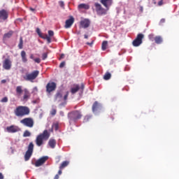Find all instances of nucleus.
<instances>
[{
    "instance_id": "nucleus-44",
    "label": "nucleus",
    "mask_w": 179,
    "mask_h": 179,
    "mask_svg": "<svg viewBox=\"0 0 179 179\" xmlns=\"http://www.w3.org/2000/svg\"><path fill=\"white\" fill-rule=\"evenodd\" d=\"M59 5L62 8H64V3L63 1H59Z\"/></svg>"
},
{
    "instance_id": "nucleus-57",
    "label": "nucleus",
    "mask_w": 179,
    "mask_h": 179,
    "mask_svg": "<svg viewBox=\"0 0 179 179\" xmlns=\"http://www.w3.org/2000/svg\"><path fill=\"white\" fill-rule=\"evenodd\" d=\"M0 113H1V109H0Z\"/></svg>"
},
{
    "instance_id": "nucleus-22",
    "label": "nucleus",
    "mask_w": 179,
    "mask_h": 179,
    "mask_svg": "<svg viewBox=\"0 0 179 179\" xmlns=\"http://www.w3.org/2000/svg\"><path fill=\"white\" fill-rule=\"evenodd\" d=\"M48 145L51 148L54 149L56 145L55 139H53V138L50 139V141L48 142Z\"/></svg>"
},
{
    "instance_id": "nucleus-41",
    "label": "nucleus",
    "mask_w": 179,
    "mask_h": 179,
    "mask_svg": "<svg viewBox=\"0 0 179 179\" xmlns=\"http://www.w3.org/2000/svg\"><path fill=\"white\" fill-rule=\"evenodd\" d=\"M34 62L37 64H40L41 59H40V58H36V59H34Z\"/></svg>"
},
{
    "instance_id": "nucleus-10",
    "label": "nucleus",
    "mask_w": 179,
    "mask_h": 179,
    "mask_svg": "<svg viewBox=\"0 0 179 179\" xmlns=\"http://www.w3.org/2000/svg\"><path fill=\"white\" fill-rule=\"evenodd\" d=\"M57 88V84L55 82H50L46 85V91L48 93L54 92Z\"/></svg>"
},
{
    "instance_id": "nucleus-19",
    "label": "nucleus",
    "mask_w": 179,
    "mask_h": 179,
    "mask_svg": "<svg viewBox=\"0 0 179 179\" xmlns=\"http://www.w3.org/2000/svg\"><path fill=\"white\" fill-rule=\"evenodd\" d=\"M101 107V104L97 101H94V103L92 105V111L93 113L96 112Z\"/></svg>"
},
{
    "instance_id": "nucleus-16",
    "label": "nucleus",
    "mask_w": 179,
    "mask_h": 179,
    "mask_svg": "<svg viewBox=\"0 0 179 179\" xmlns=\"http://www.w3.org/2000/svg\"><path fill=\"white\" fill-rule=\"evenodd\" d=\"M90 22L87 19H85L80 21V28L87 29L90 27Z\"/></svg>"
},
{
    "instance_id": "nucleus-20",
    "label": "nucleus",
    "mask_w": 179,
    "mask_h": 179,
    "mask_svg": "<svg viewBox=\"0 0 179 179\" xmlns=\"http://www.w3.org/2000/svg\"><path fill=\"white\" fill-rule=\"evenodd\" d=\"M62 101V94L60 92L55 95V101L61 102Z\"/></svg>"
},
{
    "instance_id": "nucleus-33",
    "label": "nucleus",
    "mask_w": 179,
    "mask_h": 179,
    "mask_svg": "<svg viewBox=\"0 0 179 179\" xmlns=\"http://www.w3.org/2000/svg\"><path fill=\"white\" fill-rule=\"evenodd\" d=\"M47 57H48V53L47 52L43 53V55H42V59L43 60H45L47 59Z\"/></svg>"
},
{
    "instance_id": "nucleus-42",
    "label": "nucleus",
    "mask_w": 179,
    "mask_h": 179,
    "mask_svg": "<svg viewBox=\"0 0 179 179\" xmlns=\"http://www.w3.org/2000/svg\"><path fill=\"white\" fill-rule=\"evenodd\" d=\"M68 96H69V92H66V94L64 95V100L66 101L68 99Z\"/></svg>"
},
{
    "instance_id": "nucleus-47",
    "label": "nucleus",
    "mask_w": 179,
    "mask_h": 179,
    "mask_svg": "<svg viewBox=\"0 0 179 179\" xmlns=\"http://www.w3.org/2000/svg\"><path fill=\"white\" fill-rule=\"evenodd\" d=\"M6 83V80L3 79L1 80V84H5Z\"/></svg>"
},
{
    "instance_id": "nucleus-34",
    "label": "nucleus",
    "mask_w": 179,
    "mask_h": 179,
    "mask_svg": "<svg viewBox=\"0 0 179 179\" xmlns=\"http://www.w3.org/2000/svg\"><path fill=\"white\" fill-rule=\"evenodd\" d=\"M48 37H52L54 36V32L52 30L48 31Z\"/></svg>"
},
{
    "instance_id": "nucleus-27",
    "label": "nucleus",
    "mask_w": 179,
    "mask_h": 179,
    "mask_svg": "<svg viewBox=\"0 0 179 179\" xmlns=\"http://www.w3.org/2000/svg\"><path fill=\"white\" fill-rule=\"evenodd\" d=\"M107 48H108V41H103L102 42V45H101V49H102V50H103V51L106 50Z\"/></svg>"
},
{
    "instance_id": "nucleus-39",
    "label": "nucleus",
    "mask_w": 179,
    "mask_h": 179,
    "mask_svg": "<svg viewBox=\"0 0 179 179\" xmlns=\"http://www.w3.org/2000/svg\"><path fill=\"white\" fill-rule=\"evenodd\" d=\"M149 38L151 41H153V40L155 39L154 38V34H150L149 35Z\"/></svg>"
},
{
    "instance_id": "nucleus-15",
    "label": "nucleus",
    "mask_w": 179,
    "mask_h": 179,
    "mask_svg": "<svg viewBox=\"0 0 179 179\" xmlns=\"http://www.w3.org/2000/svg\"><path fill=\"white\" fill-rule=\"evenodd\" d=\"M101 3L107 9V10H108L109 7H110L113 4V0H101Z\"/></svg>"
},
{
    "instance_id": "nucleus-13",
    "label": "nucleus",
    "mask_w": 179,
    "mask_h": 179,
    "mask_svg": "<svg viewBox=\"0 0 179 179\" xmlns=\"http://www.w3.org/2000/svg\"><path fill=\"white\" fill-rule=\"evenodd\" d=\"M6 131L8 133H16L20 131V128L15 125H10L6 127Z\"/></svg>"
},
{
    "instance_id": "nucleus-43",
    "label": "nucleus",
    "mask_w": 179,
    "mask_h": 179,
    "mask_svg": "<svg viewBox=\"0 0 179 179\" xmlns=\"http://www.w3.org/2000/svg\"><path fill=\"white\" fill-rule=\"evenodd\" d=\"M29 10L31 11L32 13H34L36 12V9L35 8H33L31 7L29 8Z\"/></svg>"
},
{
    "instance_id": "nucleus-24",
    "label": "nucleus",
    "mask_w": 179,
    "mask_h": 179,
    "mask_svg": "<svg viewBox=\"0 0 179 179\" xmlns=\"http://www.w3.org/2000/svg\"><path fill=\"white\" fill-rule=\"evenodd\" d=\"M155 41L157 45H160L163 43L162 37L160 36H157L155 37Z\"/></svg>"
},
{
    "instance_id": "nucleus-45",
    "label": "nucleus",
    "mask_w": 179,
    "mask_h": 179,
    "mask_svg": "<svg viewBox=\"0 0 179 179\" xmlns=\"http://www.w3.org/2000/svg\"><path fill=\"white\" fill-rule=\"evenodd\" d=\"M158 5L159 6H162L163 5V0H161L160 1H159Z\"/></svg>"
},
{
    "instance_id": "nucleus-51",
    "label": "nucleus",
    "mask_w": 179,
    "mask_h": 179,
    "mask_svg": "<svg viewBox=\"0 0 179 179\" xmlns=\"http://www.w3.org/2000/svg\"><path fill=\"white\" fill-rule=\"evenodd\" d=\"M140 11H141V13L143 12V6H141V8H140Z\"/></svg>"
},
{
    "instance_id": "nucleus-54",
    "label": "nucleus",
    "mask_w": 179,
    "mask_h": 179,
    "mask_svg": "<svg viewBox=\"0 0 179 179\" xmlns=\"http://www.w3.org/2000/svg\"><path fill=\"white\" fill-rule=\"evenodd\" d=\"M62 173V169H60V170L59 171V172H58V174H59V175H61Z\"/></svg>"
},
{
    "instance_id": "nucleus-26",
    "label": "nucleus",
    "mask_w": 179,
    "mask_h": 179,
    "mask_svg": "<svg viewBox=\"0 0 179 179\" xmlns=\"http://www.w3.org/2000/svg\"><path fill=\"white\" fill-rule=\"evenodd\" d=\"M69 164V161H64L60 166H59V169L62 170L63 169H64L65 167H66Z\"/></svg>"
},
{
    "instance_id": "nucleus-37",
    "label": "nucleus",
    "mask_w": 179,
    "mask_h": 179,
    "mask_svg": "<svg viewBox=\"0 0 179 179\" xmlns=\"http://www.w3.org/2000/svg\"><path fill=\"white\" fill-rule=\"evenodd\" d=\"M56 113H57V110L56 109H52V111H51V115L52 116H54V115H56Z\"/></svg>"
},
{
    "instance_id": "nucleus-31",
    "label": "nucleus",
    "mask_w": 179,
    "mask_h": 179,
    "mask_svg": "<svg viewBox=\"0 0 179 179\" xmlns=\"http://www.w3.org/2000/svg\"><path fill=\"white\" fill-rule=\"evenodd\" d=\"M52 129H55V131H57L59 129V124L58 123H54L52 126Z\"/></svg>"
},
{
    "instance_id": "nucleus-1",
    "label": "nucleus",
    "mask_w": 179,
    "mask_h": 179,
    "mask_svg": "<svg viewBox=\"0 0 179 179\" xmlns=\"http://www.w3.org/2000/svg\"><path fill=\"white\" fill-rule=\"evenodd\" d=\"M50 133L47 129H45L43 133L39 134L36 138L35 143L38 147H41L43 145L44 142L49 139Z\"/></svg>"
},
{
    "instance_id": "nucleus-38",
    "label": "nucleus",
    "mask_w": 179,
    "mask_h": 179,
    "mask_svg": "<svg viewBox=\"0 0 179 179\" xmlns=\"http://www.w3.org/2000/svg\"><path fill=\"white\" fill-rule=\"evenodd\" d=\"M36 33L38 34L39 37H41L42 36V34L38 28H37V29H36Z\"/></svg>"
},
{
    "instance_id": "nucleus-25",
    "label": "nucleus",
    "mask_w": 179,
    "mask_h": 179,
    "mask_svg": "<svg viewBox=\"0 0 179 179\" xmlns=\"http://www.w3.org/2000/svg\"><path fill=\"white\" fill-rule=\"evenodd\" d=\"M79 90H80V86L78 85H76L75 87L71 88V92L72 94H74L76 92H78Z\"/></svg>"
},
{
    "instance_id": "nucleus-4",
    "label": "nucleus",
    "mask_w": 179,
    "mask_h": 179,
    "mask_svg": "<svg viewBox=\"0 0 179 179\" xmlns=\"http://www.w3.org/2000/svg\"><path fill=\"white\" fill-rule=\"evenodd\" d=\"M83 117V115L80 110H76L71 111L68 114V117L69 119V122H76L77 120H79Z\"/></svg>"
},
{
    "instance_id": "nucleus-12",
    "label": "nucleus",
    "mask_w": 179,
    "mask_h": 179,
    "mask_svg": "<svg viewBox=\"0 0 179 179\" xmlns=\"http://www.w3.org/2000/svg\"><path fill=\"white\" fill-rule=\"evenodd\" d=\"M48 159V156H44L38 159L37 161L35 162V166L36 167H39L42 166L47 160Z\"/></svg>"
},
{
    "instance_id": "nucleus-49",
    "label": "nucleus",
    "mask_w": 179,
    "mask_h": 179,
    "mask_svg": "<svg viewBox=\"0 0 179 179\" xmlns=\"http://www.w3.org/2000/svg\"><path fill=\"white\" fill-rule=\"evenodd\" d=\"M64 54H62V55H60V59H64Z\"/></svg>"
},
{
    "instance_id": "nucleus-18",
    "label": "nucleus",
    "mask_w": 179,
    "mask_h": 179,
    "mask_svg": "<svg viewBox=\"0 0 179 179\" xmlns=\"http://www.w3.org/2000/svg\"><path fill=\"white\" fill-rule=\"evenodd\" d=\"M13 34H14V31L12 30H10L8 32L4 34L3 37V41H6L10 38L13 36Z\"/></svg>"
},
{
    "instance_id": "nucleus-17",
    "label": "nucleus",
    "mask_w": 179,
    "mask_h": 179,
    "mask_svg": "<svg viewBox=\"0 0 179 179\" xmlns=\"http://www.w3.org/2000/svg\"><path fill=\"white\" fill-rule=\"evenodd\" d=\"M73 22H74V18L73 17H71V18L66 20L65 28L69 29L73 25Z\"/></svg>"
},
{
    "instance_id": "nucleus-40",
    "label": "nucleus",
    "mask_w": 179,
    "mask_h": 179,
    "mask_svg": "<svg viewBox=\"0 0 179 179\" xmlns=\"http://www.w3.org/2000/svg\"><path fill=\"white\" fill-rule=\"evenodd\" d=\"M45 40H47V42H48V44L51 43V38L50 36L46 37Z\"/></svg>"
},
{
    "instance_id": "nucleus-53",
    "label": "nucleus",
    "mask_w": 179,
    "mask_h": 179,
    "mask_svg": "<svg viewBox=\"0 0 179 179\" xmlns=\"http://www.w3.org/2000/svg\"><path fill=\"white\" fill-rule=\"evenodd\" d=\"M85 39H87L88 38V36L87 34L84 35Z\"/></svg>"
},
{
    "instance_id": "nucleus-36",
    "label": "nucleus",
    "mask_w": 179,
    "mask_h": 179,
    "mask_svg": "<svg viewBox=\"0 0 179 179\" xmlns=\"http://www.w3.org/2000/svg\"><path fill=\"white\" fill-rule=\"evenodd\" d=\"M65 64H66L65 62H61V64H59V68H60V69L64 68V66H65Z\"/></svg>"
},
{
    "instance_id": "nucleus-11",
    "label": "nucleus",
    "mask_w": 179,
    "mask_h": 179,
    "mask_svg": "<svg viewBox=\"0 0 179 179\" xmlns=\"http://www.w3.org/2000/svg\"><path fill=\"white\" fill-rule=\"evenodd\" d=\"M12 67V62L10 60V59H5V60L3 62V69L9 71L10 70Z\"/></svg>"
},
{
    "instance_id": "nucleus-9",
    "label": "nucleus",
    "mask_w": 179,
    "mask_h": 179,
    "mask_svg": "<svg viewBox=\"0 0 179 179\" xmlns=\"http://www.w3.org/2000/svg\"><path fill=\"white\" fill-rule=\"evenodd\" d=\"M94 6L96 8V11L99 15H105L107 13V10L103 8L101 5L99 3H95Z\"/></svg>"
},
{
    "instance_id": "nucleus-52",
    "label": "nucleus",
    "mask_w": 179,
    "mask_h": 179,
    "mask_svg": "<svg viewBox=\"0 0 179 179\" xmlns=\"http://www.w3.org/2000/svg\"><path fill=\"white\" fill-rule=\"evenodd\" d=\"M92 44H93V42H92V43H87V45L92 46Z\"/></svg>"
},
{
    "instance_id": "nucleus-32",
    "label": "nucleus",
    "mask_w": 179,
    "mask_h": 179,
    "mask_svg": "<svg viewBox=\"0 0 179 179\" xmlns=\"http://www.w3.org/2000/svg\"><path fill=\"white\" fill-rule=\"evenodd\" d=\"M8 101V97L4 96L3 98L1 99V103H7Z\"/></svg>"
},
{
    "instance_id": "nucleus-50",
    "label": "nucleus",
    "mask_w": 179,
    "mask_h": 179,
    "mask_svg": "<svg viewBox=\"0 0 179 179\" xmlns=\"http://www.w3.org/2000/svg\"><path fill=\"white\" fill-rule=\"evenodd\" d=\"M59 175H55L54 179H59Z\"/></svg>"
},
{
    "instance_id": "nucleus-23",
    "label": "nucleus",
    "mask_w": 179,
    "mask_h": 179,
    "mask_svg": "<svg viewBox=\"0 0 179 179\" xmlns=\"http://www.w3.org/2000/svg\"><path fill=\"white\" fill-rule=\"evenodd\" d=\"M78 9H85V10H89L90 6L86 3H80L78 5Z\"/></svg>"
},
{
    "instance_id": "nucleus-29",
    "label": "nucleus",
    "mask_w": 179,
    "mask_h": 179,
    "mask_svg": "<svg viewBox=\"0 0 179 179\" xmlns=\"http://www.w3.org/2000/svg\"><path fill=\"white\" fill-rule=\"evenodd\" d=\"M18 48L20 50H22L23 48V39H22V37L20 36V42H19V44H18Z\"/></svg>"
},
{
    "instance_id": "nucleus-5",
    "label": "nucleus",
    "mask_w": 179,
    "mask_h": 179,
    "mask_svg": "<svg viewBox=\"0 0 179 179\" xmlns=\"http://www.w3.org/2000/svg\"><path fill=\"white\" fill-rule=\"evenodd\" d=\"M39 75V71L38 70L34 71L30 73H27L25 76H24V79L26 81H30V82H33V80H34Z\"/></svg>"
},
{
    "instance_id": "nucleus-8",
    "label": "nucleus",
    "mask_w": 179,
    "mask_h": 179,
    "mask_svg": "<svg viewBox=\"0 0 179 179\" xmlns=\"http://www.w3.org/2000/svg\"><path fill=\"white\" fill-rule=\"evenodd\" d=\"M144 38L143 34H138L136 38L132 42V45L135 48L139 47L143 43V39Z\"/></svg>"
},
{
    "instance_id": "nucleus-30",
    "label": "nucleus",
    "mask_w": 179,
    "mask_h": 179,
    "mask_svg": "<svg viewBox=\"0 0 179 179\" xmlns=\"http://www.w3.org/2000/svg\"><path fill=\"white\" fill-rule=\"evenodd\" d=\"M31 136V133L29 130H25L23 134V137H29Z\"/></svg>"
},
{
    "instance_id": "nucleus-48",
    "label": "nucleus",
    "mask_w": 179,
    "mask_h": 179,
    "mask_svg": "<svg viewBox=\"0 0 179 179\" xmlns=\"http://www.w3.org/2000/svg\"><path fill=\"white\" fill-rule=\"evenodd\" d=\"M3 178H4L3 175H2V173H1L0 172V179H3Z\"/></svg>"
},
{
    "instance_id": "nucleus-7",
    "label": "nucleus",
    "mask_w": 179,
    "mask_h": 179,
    "mask_svg": "<svg viewBox=\"0 0 179 179\" xmlns=\"http://www.w3.org/2000/svg\"><path fill=\"white\" fill-rule=\"evenodd\" d=\"M34 148V145L33 142H30L29 145H28L27 150V152H25V155H24V160L26 162L29 161V159L31 157V155L33 154Z\"/></svg>"
},
{
    "instance_id": "nucleus-21",
    "label": "nucleus",
    "mask_w": 179,
    "mask_h": 179,
    "mask_svg": "<svg viewBox=\"0 0 179 179\" xmlns=\"http://www.w3.org/2000/svg\"><path fill=\"white\" fill-rule=\"evenodd\" d=\"M21 57H22V61L23 63H27V56H26V52L24 50H22L21 52Z\"/></svg>"
},
{
    "instance_id": "nucleus-14",
    "label": "nucleus",
    "mask_w": 179,
    "mask_h": 179,
    "mask_svg": "<svg viewBox=\"0 0 179 179\" xmlns=\"http://www.w3.org/2000/svg\"><path fill=\"white\" fill-rule=\"evenodd\" d=\"M8 17V13L7 10L2 9L0 10V20L6 21Z\"/></svg>"
},
{
    "instance_id": "nucleus-35",
    "label": "nucleus",
    "mask_w": 179,
    "mask_h": 179,
    "mask_svg": "<svg viewBox=\"0 0 179 179\" xmlns=\"http://www.w3.org/2000/svg\"><path fill=\"white\" fill-rule=\"evenodd\" d=\"M48 36H48L47 34H45V35L41 36L40 38H41L43 39V40H46V38H47Z\"/></svg>"
},
{
    "instance_id": "nucleus-3",
    "label": "nucleus",
    "mask_w": 179,
    "mask_h": 179,
    "mask_svg": "<svg viewBox=\"0 0 179 179\" xmlns=\"http://www.w3.org/2000/svg\"><path fill=\"white\" fill-rule=\"evenodd\" d=\"M22 92H24L22 101H27L30 98V93L28 91V90L27 89H24V90H23L22 86H17V87H16V94L18 97H20L21 96V94L22 93Z\"/></svg>"
},
{
    "instance_id": "nucleus-46",
    "label": "nucleus",
    "mask_w": 179,
    "mask_h": 179,
    "mask_svg": "<svg viewBox=\"0 0 179 179\" xmlns=\"http://www.w3.org/2000/svg\"><path fill=\"white\" fill-rule=\"evenodd\" d=\"M165 22H166V20L164 18H163L161 20L160 24H164V23H165Z\"/></svg>"
},
{
    "instance_id": "nucleus-2",
    "label": "nucleus",
    "mask_w": 179,
    "mask_h": 179,
    "mask_svg": "<svg viewBox=\"0 0 179 179\" xmlns=\"http://www.w3.org/2000/svg\"><path fill=\"white\" fill-rule=\"evenodd\" d=\"M15 116L22 117L29 115L30 113V109L25 106H18L14 110Z\"/></svg>"
},
{
    "instance_id": "nucleus-56",
    "label": "nucleus",
    "mask_w": 179,
    "mask_h": 179,
    "mask_svg": "<svg viewBox=\"0 0 179 179\" xmlns=\"http://www.w3.org/2000/svg\"><path fill=\"white\" fill-rule=\"evenodd\" d=\"M60 115H61L62 116H64V112L61 111V112H60Z\"/></svg>"
},
{
    "instance_id": "nucleus-28",
    "label": "nucleus",
    "mask_w": 179,
    "mask_h": 179,
    "mask_svg": "<svg viewBox=\"0 0 179 179\" xmlns=\"http://www.w3.org/2000/svg\"><path fill=\"white\" fill-rule=\"evenodd\" d=\"M110 78H111V74H110V73H109V72H106V73H105L104 76H103V79H104L105 80H108L110 79Z\"/></svg>"
},
{
    "instance_id": "nucleus-55",
    "label": "nucleus",
    "mask_w": 179,
    "mask_h": 179,
    "mask_svg": "<svg viewBox=\"0 0 179 179\" xmlns=\"http://www.w3.org/2000/svg\"><path fill=\"white\" fill-rule=\"evenodd\" d=\"M30 59H34V56H33V55H31Z\"/></svg>"
},
{
    "instance_id": "nucleus-6",
    "label": "nucleus",
    "mask_w": 179,
    "mask_h": 179,
    "mask_svg": "<svg viewBox=\"0 0 179 179\" xmlns=\"http://www.w3.org/2000/svg\"><path fill=\"white\" fill-rule=\"evenodd\" d=\"M20 123L23 124L24 127L29 128H32L34 124V122L32 117H24L20 120Z\"/></svg>"
}]
</instances>
